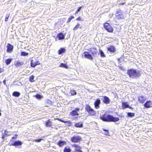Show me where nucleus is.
<instances>
[{
    "instance_id": "51",
    "label": "nucleus",
    "mask_w": 152,
    "mask_h": 152,
    "mask_svg": "<svg viewBox=\"0 0 152 152\" xmlns=\"http://www.w3.org/2000/svg\"><path fill=\"white\" fill-rule=\"evenodd\" d=\"M15 137H12V139H15Z\"/></svg>"
},
{
    "instance_id": "48",
    "label": "nucleus",
    "mask_w": 152,
    "mask_h": 152,
    "mask_svg": "<svg viewBox=\"0 0 152 152\" xmlns=\"http://www.w3.org/2000/svg\"><path fill=\"white\" fill-rule=\"evenodd\" d=\"M104 130L105 132H108V130H106V129H104Z\"/></svg>"
},
{
    "instance_id": "37",
    "label": "nucleus",
    "mask_w": 152,
    "mask_h": 152,
    "mask_svg": "<svg viewBox=\"0 0 152 152\" xmlns=\"http://www.w3.org/2000/svg\"><path fill=\"white\" fill-rule=\"evenodd\" d=\"M10 15V14H7L6 15L5 18V21H8V18L9 17Z\"/></svg>"
},
{
    "instance_id": "9",
    "label": "nucleus",
    "mask_w": 152,
    "mask_h": 152,
    "mask_svg": "<svg viewBox=\"0 0 152 152\" xmlns=\"http://www.w3.org/2000/svg\"><path fill=\"white\" fill-rule=\"evenodd\" d=\"M108 51L111 53H114L116 51V49L115 47L113 45H110L107 48Z\"/></svg>"
},
{
    "instance_id": "11",
    "label": "nucleus",
    "mask_w": 152,
    "mask_h": 152,
    "mask_svg": "<svg viewBox=\"0 0 152 152\" xmlns=\"http://www.w3.org/2000/svg\"><path fill=\"white\" fill-rule=\"evenodd\" d=\"M101 103V101L99 99H97L96 100L94 103V105L95 108L96 109H98L100 107L99 104Z\"/></svg>"
},
{
    "instance_id": "4",
    "label": "nucleus",
    "mask_w": 152,
    "mask_h": 152,
    "mask_svg": "<svg viewBox=\"0 0 152 152\" xmlns=\"http://www.w3.org/2000/svg\"><path fill=\"white\" fill-rule=\"evenodd\" d=\"M104 28L109 32H113V28L108 23H105L104 24Z\"/></svg>"
},
{
    "instance_id": "17",
    "label": "nucleus",
    "mask_w": 152,
    "mask_h": 152,
    "mask_svg": "<svg viewBox=\"0 0 152 152\" xmlns=\"http://www.w3.org/2000/svg\"><path fill=\"white\" fill-rule=\"evenodd\" d=\"M57 37L59 40L63 39H64L65 35L61 32L58 33L57 35Z\"/></svg>"
},
{
    "instance_id": "23",
    "label": "nucleus",
    "mask_w": 152,
    "mask_h": 152,
    "mask_svg": "<svg viewBox=\"0 0 152 152\" xmlns=\"http://www.w3.org/2000/svg\"><path fill=\"white\" fill-rule=\"evenodd\" d=\"M8 133V132L6 130H5L4 134V135H3L2 136V138L4 139L5 137L7 136H10L11 135V134H7V133Z\"/></svg>"
},
{
    "instance_id": "7",
    "label": "nucleus",
    "mask_w": 152,
    "mask_h": 152,
    "mask_svg": "<svg viewBox=\"0 0 152 152\" xmlns=\"http://www.w3.org/2000/svg\"><path fill=\"white\" fill-rule=\"evenodd\" d=\"M84 57L86 58H88L90 60H93V57L92 55L90 54L88 52H84Z\"/></svg>"
},
{
    "instance_id": "49",
    "label": "nucleus",
    "mask_w": 152,
    "mask_h": 152,
    "mask_svg": "<svg viewBox=\"0 0 152 152\" xmlns=\"http://www.w3.org/2000/svg\"><path fill=\"white\" fill-rule=\"evenodd\" d=\"M128 108H129L130 109H132V108L131 107H130L129 106V107H128Z\"/></svg>"
},
{
    "instance_id": "45",
    "label": "nucleus",
    "mask_w": 152,
    "mask_h": 152,
    "mask_svg": "<svg viewBox=\"0 0 152 152\" xmlns=\"http://www.w3.org/2000/svg\"><path fill=\"white\" fill-rule=\"evenodd\" d=\"M73 152H83L80 150L78 151H74Z\"/></svg>"
},
{
    "instance_id": "52",
    "label": "nucleus",
    "mask_w": 152,
    "mask_h": 152,
    "mask_svg": "<svg viewBox=\"0 0 152 152\" xmlns=\"http://www.w3.org/2000/svg\"><path fill=\"white\" fill-rule=\"evenodd\" d=\"M55 40H56V41H57V39H56H56H55Z\"/></svg>"
},
{
    "instance_id": "39",
    "label": "nucleus",
    "mask_w": 152,
    "mask_h": 152,
    "mask_svg": "<svg viewBox=\"0 0 152 152\" xmlns=\"http://www.w3.org/2000/svg\"><path fill=\"white\" fill-rule=\"evenodd\" d=\"M74 18V16H71L70 17H69L68 20H67V23H69V22H70V21L73 19Z\"/></svg>"
},
{
    "instance_id": "21",
    "label": "nucleus",
    "mask_w": 152,
    "mask_h": 152,
    "mask_svg": "<svg viewBox=\"0 0 152 152\" xmlns=\"http://www.w3.org/2000/svg\"><path fill=\"white\" fill-rule=\"evenodd\" d=\"M46 126L47 127H51L52 125V122L50 119L46 122Z\"/></svg>"
},
{
    "instance_id": "3",
    "label": "nucleus",
    "mask_w": 152,
    "mask_h": 152,
    "mask_svg": "<svg viewBox=\"0 0 152 152\" xmlns=\"http://www.w3.org/2000/svg\"><path fill=\"white\" fill-rule=\"evenodd\" d=\"M85 110L91 115H94L96 114L95 111L92 109L89 104L86 105Z\"/></svg>"
},
{
    "instance_id": "1",
    "label": "nucleus",
    "mask_w": 152,
    "mask_h": 152,
    "mask_svg": "<svg viewBox=\"0 0 152 152\" xmlns=\"http://www.w3.org/2000/svg\"><path fill=\"white\" fill-rule=\"evenodd\" d=\"M99 117L103 121L108 122H117L119 119L118 117L115 118L112 115L106 113L103 115H100Z\"/></svg>"
},
{
    "instance_id": "32",
    "label": "nucleus",
    "mask_w": 152,
    "mask_h": 152,
    "mask_svg": "<svg viewBox=\"0 0 152 152\" xmlns=\"http://www.w3.org/2000/svg\"><path fill=\"white\" fill-rule=\"evenodd\" d=\"M70 93L72 95H74L77 94V93L75 90H72L70 91Z\"/></svg>"
},
{
    "instance_id": "27",
    "label": "nucleus",
    "mask_w": 152,
    "mask_h": 152,
    "mask_svg": "<svg viewBox=\"0 0 152 152\" xmlns=\"http://www.w3.org/2000/svg\"><path fill=\"white\" fill-rule=\"evenodd\" d=\"M60 67H64L66 69H67L68 67V66L66 64H64L63 63H61L60 65L59 66Z\"/></svg>"
},
{
    "instance_id": "24",
    "label": "nucleus",
    "mask_w": 152,
    "mask_h": 152,
    "mask_svg": "<svg viewBox=\"0 0 152 152\" xmlns=\"http://www.w3.org/2000/svg\"><path fill=\"white\" fill-rule=\"evenodd\" d=\"M65 49L64 48H61L60 50H59L58 52L59 54H61L62 53L65 52Z\"/></svg>"
},
{
    "instance_id": "10",
    "label": "nucleus",
    "mask_w": 152,
    "mask_h": 152,
    "mask_svg": "<svg viewBox=\"0 0 152 152\" xmlns=\"http://www.w3.org/2000/svg\"><path fill=\"white\" fill-rule=\"evenodd\" d=\"M23 64L24 62L20 60L16 61L14 63V65L16 67H20Z\"/></svg>"
},
{
    "instance_id": "14",
    "label": "nucleus",
    "mask_w": 152,
    "mask_h": 152,
    "mask_svg": "<svg viewBox=\"0 0 152 152\" xmlns=\"http://www.w3.org/2000/svg\"><path fill=\"white\" fill-rule=\"evenodd\" d=\"M146 99V98L143 96H140L138 98V101L141 103H144Z\"/></svg>"
},
{
    "instance_id": "30",
    "label": "nucleus",
    "mask_w": 152,
    "mask_h": 152,
    "mask_svg": "<svg viewBox=\"0 0 152 152\" xmlns=\"http://www.w3.org/2000/svg\"><path fill=\"white\" fill-rule=\"evenodd\" d=\"M28 53L24 51H22L20 55L22 56H25L28 55Z\"/></svg>"
},
{
    "instance_id": "25",
    "label": "nucleus",
    "mask_w": 152,
    "mask_h": 152,
    "mask_svg": "<svg viewBox=\"0 0 152 152\" xmlns=\"http://www.w3.org/2000/svg\"><path fill=\"white\" fill-rule=\"evenodd\" d=\"M35 96L37 99H40L43 98V96L42 95L39 94H37Z\"/></svg>"
},
{
    "instance_id": "5",
    "label": "nucleus",
    "mask_w": 152,
    "mask_h": 152,
    "mask_svg": "<svg viewBox=\"0 0 152 152\" xmlns=\"http://www.w3.org/2000/svg\"><path fill=\"white\" fill-rule=\"evenodd\" d=\"M81 140V138L79 136H75L72 137L71 139V140L72 142H78Z\"/></svg>"
},
{
    "instance_id": "28",
    "label": "nucleus",
    "mask_w": 152,
    "mask_h": 152,
    "mask_svg": "<svg viewBox=\"0 0 152 152\" xmlns=\"http://www.w3.org/2000/svg\"><path fill=\"white\" fill-rule=\"evenodd\" d=\"M12 59L11 58H9L5 60V62L7 65H8L10 64V63L12 61Z\"/></svg>"
},
{
    "instance_id": "15",
    "label": "nucleus",
    "mask_w": 152,
    "mask_h": 152,
    "mask_svg": "<svg viewBox=\"0 0 152 152\" xmlns=\"http://www.w3.org/2000/svg\"><path fill=\"white\" fill-rule=\"evenodd\" d=\"M7 52H8L10 53L13 50V47L12 45L10 44H8L7 47Z\"/></svg>"
},
{
    "instance_id": "19",
    "label": "nucleus",
    "mask_w": 152,
    "mask_h": 152,
    "mask_svg": "<svg viewBox=\"0 0 152 152\" xmlns=\"http://www.w3.org/2000/svg\"><path fill=\"white\" fill-rule=\"evenodd\" d=\"M57 143L58 145L60 147L63 146L66 143V142L62 140H60Z\"/></svg>"
},
{
    "instance_id": "44",
    "label": "nucleus",
    "mask_w": 152,
    "mask_h": 152,
    "mask_svg": "<svg viewBox=\"0 0 152 152\" xmlns=\"http://www.w3.org/2000/svg\"><path fill=\"white\" fill-rule=\"evenodd\" d=\"M73 147H74L75 148H76V147L78 146V145L76 144H74L73 145Z\"/></svg>"
},
{
    "instance_id": "33",
    "label": "nucleus",
    "mask_w": 152,
    "mask_h": 152,
    "mask_svg": "<svg viewBox=\"0 0 152 152\" xmlns=\"http://www.w3.org/2000/svg\"><path fill=\"white\" fill-rule=\"evenodd\" d=\"M99 52L101 57H104L105 56L104 53L102 50H100Z\"/></svg>"
},
{
    "instance_id": "20",
    "label": "nucleus",
    "mask_w": 152,
    "mask_h": 152,
    "mask_svg": "<svg viewBox=\"0 0 152 152\" xmlns=\"http://www.w3.org/2000/svg\"><path fill=\"white\" fill-rule=\"evenodd\" d=\"M75 126L79 128L82 127L83 126V123H82V122H81L76 123L75 124Z\"/></svg>"
},
{
    "instance_id": "36",
    "label": "nucleus",
    "mask_w": 152,
    "mask_h": 152,
    "mask_svg": "<svg viewBox=\"0 0 152 152\" xmlns=\"http://www.w3.org/2000/svg\"><path fill=\"white\" fill-rule=\"evenodd\" d=\"M90 53L91 54L93 55L94 56L95 55H96V52L95 51H91L90 52Z\"/></svg>"
},
{
    "instance_id": "29",
    "label": "nucleus",
    "mask_w": 152,
    "mask_h": 152,
    "mask_svg": "<svg viewBox=\"0 0 152 152\" xmlns=\"http://www.w3.org/2000/svg\"><path fill=\"white\" fill-rule=\"evenodd\" d=\"M122 104V106L124 108H128L129 107V105L126 102H123Z\"/></svg>"
},
{
    "instance_id": "22",
    "label": "nucleus",
    "mask_w": 152,
    "mask_h": 152,
    "mask_svg": "<svg viewBox=\"0 0 152 152\" xmlns=\"http://www.w3.org/2000/svg\"><path fill=\"white\" fill-rule=\"evenodd\" d=\"M20 93L18 91H14L12 93V96L15 97H19L20 95Z\"/></svg>"
},
{
    "instance_id": "38",
    "label": "nucleus",
    "mask_w": 152,
    "mask_h": 152,
    "mask_svg": "<svg viewBox=\"0 0 152 152\" xmlns=\"http://www.w3.org/2000/svg\"><path fill=\"white\" fill-rule=\"evenodd\" d=\"M82 7V6L79 7L78 9L77 10V11L75 12V14H78V12L80 11L81 8Z\"/></svg>"
},
{
    "instance_id": "43",
    "label": "nucleus",
    "mask_w": 152,
    "mask_h": 152,
    "mask_svg": "<svg viewBox=\"0 0 152 152\" xmlns=\"http://www.w3.org/2000/svg\"><path fill=\"white\" fill-rule=\"evenodd\" d=\"M41 141V139H37L36 140H35V141H36V142H40Z\"/></svg>"
},
{
    "instance_id": "46",
    "label": "nucleus",
    "mask_w": 152,
    "mask_h": 152,
    "mask_svg": "<svg viewBox=\"0 0 152 152\" xmlns=\"http://www.w3.org/2000/svg\"><path fill=\"white\" fill-rule=\"evenodd\" d=\"M4 71V69H2L0 68V73Z\"/></svg>"
},
{
    "instance_id": "26",
    "label": "nucleus",
    "mask_w": 152,
    "mask_h": 152,
    "mask_svg": "<svg viewBox=\"0 0 152 152\" xmlns=\"http://www.w3.org/2000/svg\"><path fill=\"white\" fill-rule=\"evenodd\" d=\"M71 149L67 147H65L64 150V152H71Z\"/></svg>"
},
{
    "instance_id": "18",
    "label": "nucleus",
    "mask_w": 152,
    "mask_h": 152,
    "mask_svg": "<svg viewBox=\"0 0 152 152\" xmlns=\"http://www.w3.org/2000/svg\"><path fill=\"white\" fill-rule=\"evenodd\" d=\"M33 60H31V67H35L37 65L40 64V63L39 61H37L34 63L32 62Z\"/></svg>"
},
{
    "instance_id": "2",
    "label": "nucleus",
    "mask_w": 152,
    "mask_h": 152,
    "mask_svg": "<svg viewBox=\"0 0 152 152\" xmlns=\"http://www.w3.org/2000/svg\"><path fill=\"white\" fill-rule=\"evenodd\" d=\"M127 73L130 78H137L141 75L139 71H137L136 70L132 69L128 70Z\"/></svg>"
},
{
    "instance_id": "8",
    "label": "nucleus",
    "mask_w": 152,
    "mask_h": 152,
    "mask_svg": "<svg viewBox=\"0 0 152 152\" xmlns=\"http://www.w3.org/2000/svg\"><path fill=\"white\" fill-rule=\"evenodd\" d=\"M102 98L101 99L102 100L103 102L105 104H109L110 102V100L109 98L107 96H102Z\"/></svg>"
},
{
    "instance_id": "35",
    "label": "nucleus",
    "mask_w": 152,
    "mask_h": 152,
    "mask_svg": "<svg viewBox=\"0 0 152 152\" xmlns=\"http://www.w3.org/2000/svg\"><path fill=\"white\" fill-rule=\"evenodd\" d=\"M34 76L33 75H31L30 77V79H29L30 81L32 82L34 81Z\"/></svg>"
},
{
    "instance_id": "41",
    "label": "nucleus",
    "mask_w": 152,
    "mask_h": 152,
    "mask_svg": "<svg viewBox=\"0 0 152 152\" xmlns=\"http://www.w3.org/2000/svg\"><path fill=\"white\" fill-rule=\"evenodd\" d=\"M58 120L61 121V122H63L64 123H66L67 122H69V121H63V120H61V119H58Z\"/></svg>"
},
{
    "instance_id": "40",
    "label": "nucleus",
    "mask_w": 152,
    "mask_h": 152,
    "mask_svg": "<svg viewBox=\"0 0 152 152\" xmlns=\"http://www.w3.org/2000/svg\"><path fill=\"white\" fill-rule=\"evenodd\" d=\"M80 148H81L80 147V146H78L76 147V148L75 149L74 151H78L80 150Z\"/></svg>"
},
{
    "instance_id": "34",
    "label": "nucleus",
    "mask_w": 152,
    "mask_h": 152,
    "mask_svg": "<svg viewBox=\"0 0 152 152\" xmlns=\"http://www.w3.org/2000/svg\"><path fill=\"white\" fill-rule=\"evenodd\" d=\"M80 26V24L79 23H78L76 26L74 28L73 30H77L79 27Z\"/></svg>"
},
{
    "instance_id": "42",
    "label": "nucleus",
    "mask_w": 152,
    "mask_h": 152,
    "mask_svg": "<svg viewBox=\"0 0 152 152\" xmlns=\"http://www.w3.org/2000/svg\"><path fill=\"white\" fill-rule=\"evenodd\" d=\"M76 20L78 21L79 20L80 21H83V20H82V19L80 18V17H79L78 18H77L76 19Z\"/></svg>"
},
{
    "instance_id": "12",
    "label": "nucleus",
    "mask_w": 152,
    "mask_h": 152,
    "mask_svg": "<svg viewBox=\"0 0 152 152\" xmlns=\"http://www.w3.org/2000/svg\"><path fill=\"white\" fill-rule=\"evenodd\" d=\"M152 102L151 101H148L144 104V106L145 108H148L152 107Z\"/></svg>"
},
{
    "instance_id": "16",
    "label": "nucleus",
    "mask_w": 152,
    "mask_h": 152,
    "mask_svg": "<svg viewBox=\"0 0 152 152\" xmlns=\"http://www.w3.org/2000/svg\"><path fill=\"white\" fill-rule=\"evenodd\" d=\"M22 144V143L21 141L18 140L14 142L11 144V145L14 146H18L19 145H21Z\"/></svg>"
},
{
    "instance_id": "50",
    "label": "nucleus",
    "mask_w": 152,
    "mask_h": 152,
    "mask_svg": "<svg viewBox=\"0 0 152 152\" xmlns=\"http://www.w3.org/2000/svg\"><path fill=\"white\" fill-rule=\"evenodd\" d=\"M108 132H106V133H105V134H106V135H107L108 134Z\"/></svg>"
},
{
    "instance_id": "6",
    "label": "nucleus",
    "mask_w": 152,
    "mask_h": 152,
    "mask_svg": "<svg viewBox=\"0 0 152 152\" xmlns=\"http://www.w3.org/2000/svg\"><path fill=\"white\" fill-rule=\"evenodd\" d=\"M80 109L78 108H76L75 110H73L70 113V115L73 116L75 115H79V114L78 112H79Z\"/></svg>"
},
{
    "instance_id": "13",
    "label": "nucleus",
    "mask_w": 152,
    "mask_h": 152,
    "mask_svg": "<svg viewBox=\"0 0 152 152\" xmlns=\"http://www.w3.org/2000/svg\"><path fill=\"white\" fill-rule=\"evenodd\" d=\"M116 18L118 19H122L124 17L122 13L120 12H118L115 14Z\"/></svg>"
},
{
    "instance_id": "47",
    "label": "nucleus",
    "mask_w": 152,
    "mask_h": 152,
    "mask_svg": "<svg viewBox=\"0 0 152 152\" xmlns=\"http://www.w3.org/2000/svg\"><path fill=\"white\" fill-rule=\"evenodd\" d=\"M6 80H4L3 82L4 84L5 85H6Z\"/></svg>"
},
{
    "instance_id": "53",
    "label": "nucleus",
    "mask_w": 152,
    "mask_h": 152,
    "mask_svg": "<svg viewBox=\"0 0 152 152\" xmlns=\"http://www.w3.org/2000/svg\"><path fill=\"white\" fill-rule=\"evenodd\" d=\"M7 134H9V132H8V133H7Z\"/></svg>"
},
{
    "instance_id": "31",
    "label": "nucleus",
    "mask_w": 152,
    "mask_h": 152,
    "mask_svg": "<svg viewBox=\"0 0 152 152\" xmlns=\"http://www.w3.org/2000/svg\"><path fill=\"white\" fill-rule=\"evenodd\" d=\"M127 114L128 116L130 117H132L134 116L135 115L134 113H133L128 112Z\"/></svg>"
}]
</instances>
